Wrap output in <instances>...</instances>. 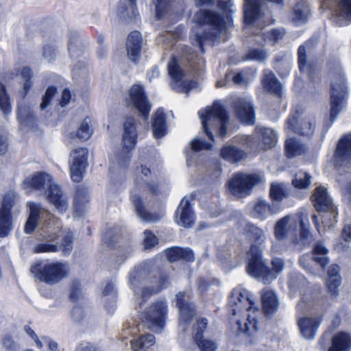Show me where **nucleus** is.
<instances>
[{"label": "nucleus", "instance_id": "obj_4", "mask_svg": "<svg viewBox=\"0 0 351 351\" xmlns=\"http://www.w3.org/2000/svg\"><path fill=\"white\" fill-rule=\"evenodd\" d=\"M229 304L232 308V314L234 315L240 313L243 310H245L247 313V322L244 324L243 328L240 321L237 322L239 332H243L245 335L249 337L256 332L257 317L260 311L255 306V303L251 300L247 290L243 288L233 289Z\"/></svg>", "mask_w": 351, "mask_h": 351}, {"label": "nucleus", "instance_id": "obj_2", "mask_svg": "<svg viewBox=\"0 0 351 351\" xmlns=\"http://www.w3.org/2000/svg\"><path fill=\"white\" fill-rule=\"evenodd\" d=\"M311 299L313 302L310 303L308 295H305L297 306L300 332L302 337L308 340L315 337L321 323L325 303V299L322 297L313 295Z\"/></svg>", "mask_w": 351, "mask_h": 351}, {"label": "nucleus", "instance_id": "obj_63", "mask_svg": "<svg viewBox=\"0 0 351 351\" xmlns=\"http://www.w3.org/2000/svg\"><path fill=\"white\" fill-rule=\"evenodd\" d=\"M284 35L285 31L283 29H273L271 32L263 33V34L265 40L269 39L272 41V45L276 43Z\"/></svg>", "mask_w": 351, "mask_h": 351}, {"label": "nucleus", "instance_id": "obj_32", "mask_svg": "<svg viewBox=\"0 0 351 351\" xmlns=\"http://www.w3.org/2000/svg\"><path fill=\"white\" fill-rule=\"evenodd\" d=\"M309 16L310 10L308 4L302 0H298L290 15L291 22L295 25L304 24L308 21Z\"/></svg>", "mask_w": 351, "mask_h": 351}, {"label": "nucleus", "instance_id": "obj_1", "mask_svg": "<svg viewBox=\"0 0 351 351\" xmlns=\"http://www.w3.org/2000/svg\"><path fill=\"white\" fill-rule=\"evenodd\" d=\"M29 210V217L25 224L24 231L30 234L34 231L38 223L44 221L43 227L38 231L40 243L35 245L32 251L35 254L56 252L59 250L58 243L55 241L62 236L60 244L64 255H69L73 249V234L71 232L62 234L61 226L58 219L40 204L29 202L27 203Z\"/></svg>", "mask_w": 351, "mask_h": 351}, {"label": "nucleus", "instance_id": "obj_14", "mask_svg": "<svg viewBox=\"0 0 351 351\" xmlns=\"http://www.w3.org/2000/svg\"><path fill=\"white\" fill-rule=\"evenodd\" d=\"M348 97V87L344 77L339 74L332 82L330 95V119L335 121Z\"/></svg>", "mask_w": 351, "mask_h": 351}, {"label": "nucleus", "instance_id": "obj_27", "mask_svg": "<svg viewBox=\"0 0 351 351\" xmlns=\"http://www.w3.org/2000/svg\"><path fill=\"white\" fill-rule=\"evenodd\" d=\"M334 157L336 167L341 166L343 162L351 161V134L339 140Z\"/></svg>", "mask_w": 351, "mask_h": 351}, {"label": "nucleus", "instance_id": "obj_34", "mask_svg": "<svg viewBox=\"0 0 351 351\" xmlns=\"http://www.w3.org/2000/svg\"><path fill=\"white\" fill-rule=\"evenodd\" d=\"M167 259L170 262H176L180 260L193 261L194 254L191 249L186 247H172L165 251Z\"/></svg>", "mask_w": 351, "mask_h": 351}, {"label": "nucleus", "instance_id": "obj_54", "mask_svg": "<svg viewBox=\"0 0 351 351\" xmlns=\"http://www.w3.org/2000/svg\"><path fill=\"white\" fill-rule=\"evenodd\" d=\"M171 0H152V5L154 6L156 17L157 19H162L167 13Z\"/></svg>", "mask_w": 351, "mask_h": 351}, {"label": "nucleus", "instance_id": "obj_19", "mask_svg": "<svg viewBox=\"0 0 351 351\" xmlns=\"http://www.w3.org/2000/svg\"><path fill=\"white\" fill-rule=\"evenodd\" d=\"M322 8L330 10L332 17L339 25L351 21V0H322Z\"/></svg>", "mask_w": 351, "mask_h": 351}, {"label": "nucleus", "instance_id": "obj_46", "mask_svg": "<svg viewBox=\"0 0 351 351\" xmlns=\"http://www.w3.org/2000/svg\"><path fill=\"white\" fill-rule=\"evenodd\" d=\"M119 14L121 17L129 19H136L137 9L136 0H123L118 7Z\"/></svg>", "mask_w": 351, "mask_h": 351}, {"label": "nucleus", "instance_id": "obj_35", "mask_svg": "<svg viewBox=\"0 0 351 351\" xmlns=\"http://www.w3.org/2000/svg\"><path fill=\"white\" fill-rule=\"evenodd\" d=\"M351 349V335L340 332L332 339V345L328 351H349Z\"/></svg>", "mask_w": 351, "mask_h": 351}, {"label": "nucleus", "instance_id": "obj_57", "mask_svg": "<svg viewBox=\"0 0 351 351\" xmlns=\"http://www.w3.org/2000/svg\"><path fill=\"white\" fill-rule=\"evenodd\" d=\"M267 57V52L263 49H251L246 54L245 60L264 62Z\"/></svg>", "mask_w": 351, "mask_h": 351}, {"label": "nucleus", "instance_id": "obj_9", "mask_svg": "<svg viewBox=\"0 0 351 351\" xmlns=\"http://www.w3.org/2000/svg\"><path fill=\"white\" fill-rule=\"evenodd\" d=\"M247 272L252 278L260 279L264 284H268L276 279V276L269 269L266 261L262 257L260 246L252 245L248 252Z\"/></svg>", "mask_w": 351, "mask_h": 351}, {"label": "nucleus", "instance_id": "obj_60", "mask_svg": "<svg viewBox=\"0 0 351 351\" xmlns=\"http://www.w3.org/2000/svg\"><path fill=\"white\" fill-rule=\"evenodd\" d=\"M184 56V57L182 58V62L186 60L194 71L195 70L196 64L199 66L202 63V60L196 55V53L189 52L188 50L186 51Z\"/></svg>", "mask_w": 351, "mask_h": 351}, {"label": "nucleus", "instance_id": "obj_52", "mask_svg": "<svg viewBox=\"0 0 351 351\" xmlns=\"http://www.w3.org/2000/svg\"><path fill=\"white\" fill-rule=\"evenodd\" d=\"M311 178L308 173L300 171L295 175L293 184L298 189H306L311 184Z\"/></svg>", "mask_w": 351, "mask_h": 351}, {"label": "nucleus", "instance_id": "obj_40", "mask_svg": "<svg viewBox=\"0 0 351 351\" xmlns=\"http://www.w3.org/2000/svg\"><path fill=\"white\" fill-rule=\"evenodd\" d=\"M18 119L22 125L29 128H33L36 123V118L32 112L30 106L23 102L19 104Z\"/></svg>", "mask_w": 351, "mask_h": 351}, {"label": "nucleus", "instance_id": "obj_22", "mask_svg": "<svg viewBox=\"0 0 351 351\" xmlns=\"http://www.w3.org/2000/svg\"><path fill=\"white\" fill-rule=\"evenodd\" d=\"M87 149L84 147L77 148L70 154L69 167L74 182H78L83 178L87 165Z\"/></svg>", "mask_w": 351, "mask_h": 351}, {"label": "nucleus", "instance_id": "obj_28", "mask_svg": "<svg viewBox=\"0 0 351 351\" xmlns=\"http://www.w3.org/2000/svg\"><path fill=\"white\" fill-rule=\"evenodd\" d=\"M289 286L292 291L301 292L302 300L300 301L303 300V298L305 295H308L310 299V303L313 302V300L311 299L312 296L316 295L317 297H319L317 293L313 292L311 289L308 287L306 278L301 274H291L289 277Z\"/></svg>", "mask_w": 351, "mask_h": 351}, {"label": "nucleus", "instance_id": "obj_64", "mask_svg": "<svg viewBox=\"0 0 351 351\" xmlns=\"http://www.w3.org/2000/svg\"><path fill=\"white\" fill-rule=\"evenodd\" d=\"M144 247L145 249H149L154 247L158 243V238L151 231L145 230L144 232Z\"/></svg>", "mask_w": 351, "mask_h": 351}, {"label": "nucleus", "instance_id": "obj_30", "mask_svg": "<svg viewBox=\"0 0 351 351\" xmlns=\"http://www.w3.org/2000/svg\"><path fill=\"white\" fill-rule=\"evenodd\" d=\"M142 47L141 34L138 31L132 32L128 36L126 50L129 59L133 62L138 61Z\"/></svg>", "mask_w": 351, "mask_h": 351}, {"label": "nucleus", "instance_id": "obj_10", "mask_svg": "<svg viewBox=\"0 0 351 351\" xmlns=\"http://www.w3.org/2000/svg\"><path fill=\"white\" fill-rule=\"evenodd\" d=\"M233 141L250 148L268 149L275 146L277 138L272 129L258 126L256 128L254 136L239 135L233 138Z\"/></svg>", "mask_w": 351, "mask_h": 351}, {"label": "nucleus", "instance_id": "obj_23", "mask_svg": "<svg viewBox=\"0 0 351 351\" xmlns=\"http://www.w3.org/2000/svg\"><path fill=\"white\" fill-rule=\"evenodd\" d=\"M236 117L241 122L247 125L255 123L254 109L250 100L240 97H233L232 101Z\"/></svg>", "mask_w": 351, "mask_h": 351}, {"label": "nucleus", "instance_id": "obj_25", "mask_svg": "<svg viewBox=\"0 0 351 351\" xmlns=\"http://www.w3.org/2000/svg\"><path fill=\"white\" fill-rule=\"evenodd\" d=\"M207 326V319L205 318L199 319L197 321L195 326L194 340L200 351H215L217 348V344L215 341L204 339L202 333Z\"/></svg>", "mask_w": 351, "mask_h": 351}, {"label": "nucleus", "instance_id": "obj_12", "mask_svg": "<svg viewBox=\"0 0 351 351\" xmlns=\"http://www.w3.org/2000/svg\"><path fill=\"white\" fill-rule=\"evenodd\" d=\"M167 304L164 300L153 303L142 315L143 326L155 332H160L165 327Z\"/></svg>", "mask_w": 351, "mask_h": 351}, {"label": "nucleus", "instance_id": "obj_5", "mask_svg": "<svg viewBox=\"0 0 351 351\" xmlns=\"http://www.w3.org/2000/svg\"><path fill=\"white\" fill-rule=\"evenodd\" d=\"M197 23L196 41L202 48L204 38L205 41L217 43L221 34L226 30L223 21L215 12L208 10H200L195 15Z\"/></svg>", "mask_w": 351, "mask_h": 351}, {"label": "nucleus", "instance_id": "obj_26", "mask_svg": "<svg viewBox=\"0 0 351 351\" xmlns=\"http://www.w3.org/2000/svg\"><path fill=\"white\" fill-rule=\"evenodd\" d=\"M176 222L184 228H191L195 221L194 213L189 199L184 197L180 202L176 213Z\"/></svg>", "mask_w": 351, "mask_h": 351}, {"label": "nucleus", "instance_id": "obj_55", "mask_svg": "<svg viewBox=\"0 0 351 351\" xmlns=\"http://www.w3.org/2000/svg\"><path fill=\"white\" fill-rule=\"evenodd\" d=\"M0 110L4 114H8L12 110L8 95L2 84H0Z\"/></svg>", "mask_w": 351, "mask_h": 351}, {"label": "nucleus", "instance_id": "obj_37", "mask_svg": "<svg viewBox=\"0 0 351 351\" xmlns=\"http://www.w3.org/2000/svg\"><path fill=\"white\" fill-rule=\"evenodd\" d=\"M152 132L155 138H159L167 134V123L165 114L161 109H158L154 114L152 120Z\"/></svg>", "mask_w": 351, "mask_h": 351}, {"label": "nucleus", "instance_id": "obj_42", "mask_svg": "<svg viewBox=\"0 0 351 351\" xmlns=\"http://www.w3.org/2000/svg\"><path fill=\"white\" fill-rule=\"evenodd\" d=\"M299 238L295 236L293 243L298 244L300 247L308 246L314 240L313 235L309 230V224L305 223L302 219L300 222Z\"/></svg>", "mask_w": 351, "mask_h": 351}, {"label": "nucleus", "instance_id": "obj_29", "mask_svg": "<svg viewBox=\"0 0 351 351\" xmlns=\"http://www.w3.org/2000/svg\"><path fill=\"white\" fill-rule=\"evenodd\" d=\"M131 199L134 204L137 215L143 221L153 222L158 221L164 215L163 213H149L145 210L141 198L137 194V189H134L132 191Z\"/></svg>", "mask_w": 351, "mask_h": 351}, {"label": "nucleus", "instance_id": "obj_43", "mask_svg": "<svg viewBox=\"0 0 351 351\" xmlns=\"http://www.w3.org/2000/svg\"><path fill=\"white\" fill-rule=\"evenodd\" d=\"M270 197L273 201L282 202L290 195V188L285 183L274 182L270 187Z\"/></svg>", "mask_w": 351, "mask_h": 351}, {"label": "nucleus", "instance_id": "obj_15", "mask_svg": "<svg viewBox=\"0 0 351 351\" xmlns=\"http://www.w3.org/2000/svg\"><path fill=\"white\" fill-rule=\"evenodd\" d=\"M261 181V178L256 174L238 173L228 182L230 193L238 197L247 195L252 189Z\"/></svg>", "mask_w": 351, "mask_h": 351}, {"label": "nucleus", "instance_id": "obj_47", "mask_svg": "<svg viewBox=\"0 0 351 351\" xmlns=\"http://www.w3.org/2000/svg\"><path fill=\"white\" fill-rule=\"evenodd\" d=\"M311 45V42H306L304 45H300L298 50V65L300 71L305 72L308 75H311L312 73L313 67L311 64L307 61V49Z\"/></svg>", "mask_w": 351, "mask_h": 351}, {"label": "nucleus", "instance_id": "obj_31", "mask_svg": "<svg viewBox=\"0 0 351 351\" xmlns=\"http://www.w3.org/2000/svg\"><path fill=\"white\" fill-rule=\"evenodd\" d=\"M263 311L266 316H272L278 309L280 300L276 293L269 289L261 291Z\"/></svg>", "mask_w": 351, "mask_h": 351}, {"label": "nucleus", "instance_id": "obj_17", "mask_svg": "<svg viewBox=\"0 0 351 351\" xmlns=\"http://www.w3.org/2000/svg\"><path fill=\"white\" fill-rule=\"evenodd\" d=\"M191 295L187 292H179L176 295V306L179 310V328L183 332L196 315L195 304L190 301Z\"/></svg>", "mask_w": 351, "mask_h": 351}, {"label": "nucleus", "instance_id": "obj_21", "mask_svg": "<svg viewBox=\"0 0 351 351\" xmlns=\"http://www.w3.org/2000/svg\"><path fill=\"white\" fill-rule=\"evenodd\" d=\"M127 102L129 106L134 107L141 113L145 121L148 120L151 105L141 86L134 84L131 87Z\"/></svg>", "mask_w": 351, "mask_h": 351}, {"label": "nucleus", "instance_id": "obj_7", "mask_svg": "<svg viewBox=\"0 0 351 351\" xmlns=\"http://www.w3.org/2000/svg\"><path fill=\"white\" fill-rule=\"evenodd\" d=\"M30 271L39 281L52 285L67 278L71 269L66 262L47 260L34 263Z\"/></svg>", "mask_w": 351, "mask_h": 351}, {"label": "nucleus", "instance_id": "obj_33", "mask_svg": "<svg viewBox=\"0 0 351 351\" xmlns=\"http://www.w3.org/2000/svg\"><path fill=\"white\" fill-rule=\"evenodd\" d=\"M262 84L267 92L274 93L278 97L282 95V84L275 76V74L268 70L263 71Z\"/></svg>", "mask_w": 351, "mask_h": 351}, {"label": "nucleus", "instance_id": "obj_24", "mask_svg": "<svg viewBox=\"0 0 351 351\" xmlns=\"http://www.w3.org/2000/svg\"><path fill=\"white\" fill-rule=\"evenodd\" d=\"M244 21L246 25H265L262 19L260 5L257 0H245Z\"/></svg>", "mask_w": 351, "mask_h": 351}, {"label": "nucleus", "instance_id": "obj_49", "mask_svg": "<svg viewBox=\"0 0 351 351\" xmlns=\"http://www.w3.org/2000/svg\"><path fill=\"white\" fill-rule=\"evenodd\" d=\"M285 149L287 157L292 158L304 153L306 150V147L296 139L290 138L286 141Z\"/></svg>", "mask_w": 351, "mask_h": 351}, {"label": "nucleus", "instance_id": "obj_38", "mask_svg": "<svg viewBox=\"0 0 351 351\" xmlns=\"http://www.w3.org/2000/svg\"><path fill=\"white\" fill-rule=\"evenodd\" d=\"M329 249L326 246L323 241H317L313 245V259L320 265L323 269L328 264L329 258L328 254Z\"/></svg>", "mask_w": 351, "mask_h": 351}, {"label": "nucleus", "instance_id": "obj_48", "mask_svg": "<svg viewBox=\"0 0 351 351\" xmlns=\"http://www.w3.org/2000/svg\"><path fill=\"white\" fill-rule=\"evenodd\" d=\"M154 343V336L152 334H147L138 339L131 341V347L134 351H146Z\"/></svg>", "mask_w": 351, "mask_h": 351}, {"label": "nucleus", "instance_id": "obj_59", "mask_svg": "<svg viewBox=\"0 0 351 351\" xmlns=\"http://www.w3.org/2000/svg\"><path fill=\"white\" fill-rule=\"evenodd\" d=\"M69 53L72 58H75L80 55L79 52L82 51L80 40L78 38H69L68 46Z\"/></svg>", "mask_w": 351, "mask_h": 351}, {"label": "nucleus", "instance_id": "obj_41", "mask_svg": "<svg viewBox=\"0 0 351 351\" xmlns=\"http://www.w3.org/2000/svg\"><path fill=\"white\" fill-rule=\"evenodd\" d=\"M247 237L252 242V245L257 246L262 245L267 240L265 232L261 228L252 224L248 223L245 228Z\"/></svg>", "mask_w": 351, "mask_h": 351}, {"label": "nucleus", "instance_id": "obj_53", "mask_svg": "<svg viewBox=\"0 0 351 351\" xmlns=\"http://www.w3.org/2000/svg\"><path fill=\"white\" fill-rule=\"evenodd\" d=\"M90 119L88 117L84 119V120L81 123L75 136L82 139V140H87L90 138L92 134L93 130L90 126Z\"/></svg>", "mask_w": 351, "mask_h": 351}, {"label": "nucleus", "instance_id": "obj_56", "mask_svg": "<svg viewBox=\"0 0 351 351\" xmlns=\"http://www.w3.org/2000/svg\"><path fill=\"white\" fill-rule=\"evenodd\" d=\"M145 274V267L142 265H138L130 273L129 275V281L130 285L135 287L138 285Z\"/></svg>", "mask_w": 351, "mask_h": 351}, {"label": "nucleus", "instance_id": "obj_18", "mask_svg": "<svg viewBox=\"0 0 351 351\" xmlns=\"http://www.w3.org/2000/svg\"><path fill=\"white\" fill-rule=\"evenodd\" d=\"M168 73L171 78L170 86L177 92H185L188 94L190 90L197 86L195 82L184 80L185 71L180 67L178 60L175 57H173L168 64Z\"/></svg>", "mask_w": 351, "mask_h": 351}, {"label": "nucleus", "instance_id": "obj_39", "mask_svg": "<svg viewBox=\"0 0 351 351\" xmlns=\"http://www.w3.org/2000/svg\"><path fill=\"white\" fill-rule=\"evenodd\" d=\"M139 172L141 173V176L145 178L137 177L136 178V187L138 189L143 187L144 189H146L152 193H157L158 185L155 183L152 184L147 182L148 177L151 174L150 169L141 165L139 168H136V173H138Z\"/></svg>", "mask_w": 351, "mask_h": 351}, {"label": "nucleus", "instance_id": "obj_6", "mask_svg": "<svg viewBox=\"0 0 351 351\" xmlns=\"http://www.w3.org/2000/svg\"><path fill=\"white\" fill-rule=\"evenodd\" d=\"M198 115L202 121V129L210 139L213 140L214 137L212 129L221 137L226 135L229 116L225 106L220 101H215L211 107L199 110Z\"/></svg>", "mask_w": 351, "mask_h": 351}, {"label": "nucleus", "instance_id": "obj_58", "mask_svg": "<svg viewBox=\"0 0 351 351\" xmlns=\"http://www.w3.org/2000/svg\"><path fill=\"white\" fill-rule=\"evenodd\" d=\"M1 344L6 351H17L19 344L14 339V337L9 334L4 335L1 338Z\"/></svg>", "mask_w": 351, "mask_h": 351}, {"label": "nucleus", "instance_id": "obj_62", "mask_svg": "<svg viewBox=\"0 0 351 351\" xmlns=\"http://www.w3.org/2000/svg\"><path fill=\"white\" fill-rule=\"evenodd\" d=\"M21 77L24 80L25 83L23 85V90L25 95L27 94V91L30 88L32 84L29 80L33 76V73L29 67H23L21 73Z\"/></svg>", "mask_w": 351, "mask_h": 351}, {"label": "nucleus", "instance_id": "obj_36", "mask_svg": "<svg viewBox=\"0 0 351 351\" xmlns=\"http://www.w3.org/2000/svg\"><path fill=\"white\" fill-rule=\"evenodd\" d=\"M340 267L336 264H332L329 266L327 274L328 278L326 280V285L331 294H336L338 288L341 283V278L339 274Z\"/></svg>", "mask_w": 351, "mask_h": 351}, {"label": "nucleus", "instance_id": "obj_11", "mask_svg": "<svg viewBox=\"0 0 351 351\" xmlns=\"http://www.w3.org/2000/svg\"><path fill=\"white\" fill-rule=\"evenodd\" d=\"M316 128V121L313 114L306 112L295 111L286 122L287 133H295L300 136L311 137Z\"/></svg>", "mask_w": 351, "mask_h": 351}, {"label": "nucleus", "instance_id": "obj_51", "mask_svg": "<svg viewBox=\"0 0 351 351\" xmlns=\"http://www.w3.org/2000/svg\"><path fill=\"white\" fill-rule=\"evenodd\" d=\"M88 199L86 195H84L81 193L80 190L77 191L75 199H74V215L75 217H80L85 208V204L88 202Z\"/></svg>", "mask_w": 351, "mask_h": 351}, {"label": "nucleus", "instance_id": "obj_45", "mask_svg": "<svg viewBox=\"0 0 351 351\" xmlns=\"http://www.w3.org/2000/svg\"><path fill=\"white\" fill-rule=\"evenodd\" d=\"M221 156L225 160L235 163L245 158L246 153L235 146L228 145L221 149Z\"/></svg>", "mask_w": 351, "mask_h": 351}, {"label": "nucleus", "instance_id": "obj_8", "mask_svg": "<svg viewBox=\"0 0 351 351\" xmlns=\"http://www.w3.org/2000/svg\"><path fill=\"white\" fill-rule=\"evenodd\" d=\"M312 202L318 212L326 213L322 217V223L325 228H330L337 222L338 215L337 207L327 189L322 186L316 187L311 195Z\"/></svg>", "mask_w": 351, "mask_h": 351}, {"label": "nucleus", "instance_id": "obj_50", "mask_svg": "<svg viewBox=\"0 0 351 351\" xmlns=\"http://www.w3.org/2000/svg\"><path fill=\"white\" fill-rule=\"evenodd\" d=\"M217 258L222 263H228V266L231 267H237L242 259L241 258H238L236 256L233 257L226 249L219 250L217 252Z\"/></svg>", "mask_w": 351, "mask_h": 351}, {"label": "nucleus", "instance_id": "obj_16", "mask_svg": "<svg viewBox=\"0 0 351 351\" xmlns=\"http://www.w3.org/2000/svg\"><path fill=\"white\" fill-rule=\"evenodd\" d=\"M302 215H289L279 219L274 226V236L278 241L290 239L292 242L296 235Z\"/></svg>", "mask_w": 351, "mask_h": 351}, {"label": "nucleus", "instance_id": "obj_20", "mask_svg": "<svg viewBox=\"0 0 351 351\" xmlns=\"http://www.w3.org/2000/svg\"><path fill=\"white\" fill-rule=\"evenodd\" d=\"M18 199V195L14 192H9L3 197L0 208V237L7 236L12 228L11 210Z\"/></svg>", "mask_w": 351, "mask_h": 351}, {"label": "nucleus", "instance_id": "obj_3", "mask_svg": "<svg viewBox=\"0 0 351 351\" xmlns=\"http://www.w3.org/2000/svg\"><path fill=\"white\" fill-rule=\"evenodd\" d=\"M26 193L31 189L44 191L47 199L54 206L56 210L64 213L68 208V199L61 189L57 185L51 175L38 172L32 177L27 178L23 182Z\"/></svg>", "mask_w": 351, "mask_h": 351}, {"label": "nucleus", "instance_id": "obj_13", "mask_svg": "<svg viewBox=\"0 0 351 351\" xmlns=\"http://www.w3.org/2000/svg\"><path fill=\"white\" fill-rule=\"evenodd\" d=\"M136 121L132 117L127 118L123 123V152L117 156V163L126 167L130 160V152L135 147L137 137Z\"/></svg>", "mask_w": 351, "mask_h": 351}, {"label": "nucleus", "instance_id": "obj_44", "mask_svg": "<svg viewBox=\"0 0 351 351\" xmlns=\"http://www.w3.org/2000/svg\"><path fill=\"white\" fill-rule=\"evenodd\" d=\"M274 213V210L270 204L265 199L257 200L252 211V215L259 219H265Z\"/></svg>", "mask_w": 351, "mask_h": 351}, {"label": "nucleus", "instance_id": "obj_61", "mask_svg": "<svg viewBox=\"0 0 351 351\" xmlns=\"http://www.w3.org/2000/svg\"><path fill=\"white\" fill-rule=\"evenodd\" d=\"M212 145L205 142L203 139L196 138L191 143V148L194 152L210 149Z\"/></svg>", "mask_w": 351, "mask_h": 351}]
</instances>
